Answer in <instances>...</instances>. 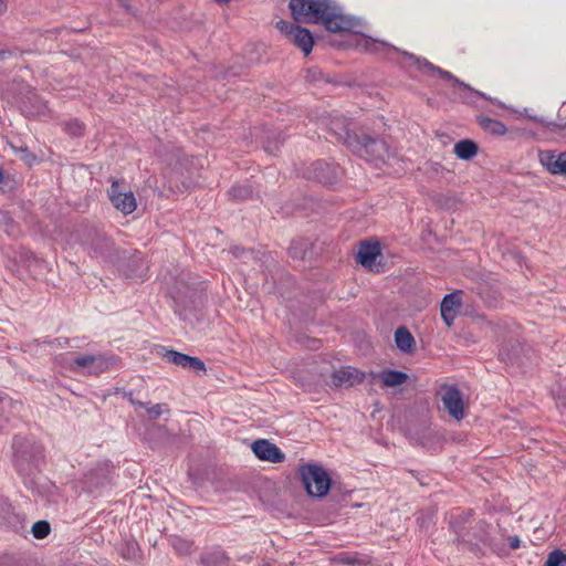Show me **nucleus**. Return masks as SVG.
Returning <instances> with one entry per match:
<instances>
[{"mask_svg": "<svg viewBox=\"0 0 566 566\" xmlns=\"http://www.w3.org/2000/svg\"><path fill=\"white\" fill-rule=\"evenodd\" d=\"M295 22L322 24L328 32H357L360 20L346 15L335 0H290Z\"/></svg>", "mask_w": 566, "mask_h": 566, "instance_id": "obj_1", "label": "nucleus"}, {"mask_svg": "<svg viewBox=\"0 0 566 566\" xmlns=\"http://www.w3.org/2000/svg\"><path fill=\"white\" fill-rule=\"evenodd\" d=\"M12 448L13 463L19 475L29 479L40 472L44 463V450L40 443L17 436Z\"/></svg>", "mask_w": 566, "mask_h": 566, "instance_id": "obj_2", "label": "nucleus"}, {"mask_svg": "<svg viewBox=\"0 0 566 566\" xmlns=\"http://www.w3.org/2000/svg\"><path fill=\"white\" fill-rule=\"evenodd\" d=\"M349 149L366 161L385 163L391 156L390 146L382 138L369 135H357L349 139Z\"/></svg>", "mask_w": 566, "mask_h": 566, "instance_id": "obj_3", "label": "nucleus"}, {"mask_svg": "<svg viewBox=\"0 0 566 566\" xmlns=\"http://www.w3.org/2000/svg\"><path fill=\"white\" fill-rule=\"evenodd\" d=\"M82 245L92 258L101 259L107 263L118 261L117 250L113 240L105 232L96 228L87 229Z\"/></svg>", "mask_w": 566, "mask_h": 566, "instance_id": "obj_4", "label": "nucleus"}, {"mask_svg": "<svg viewBox=\"0 0 566 566\" xmlns=\"http://www.w3.org/2000/svg\"><path fill=\"white\" fill-rule=\"evenodd\" d=\"M300 474L308 495L322 497L331 489V478L322 465L306 463L300 467Z\"/></svg>", "mask_w": 566, "mask_h": 566, "instance_id": "obj_5", "label": "nucleus"}, {"mask_svg": "<svg viewBox=\"0 0 566 566\" xmlns=\"http://www.w3.org/2000/svg\"><path fill=\"white\" fill-rule=\"evenodd\" d=\"M117 357L114 355H81L73 359L70 369L75 373L98 376L114 368L117 365Z\"/></svg>", "mask_w": 566, "mask_h": 566, "instance_id": "obj_6", "label": "nucleus"}, {"mask_svg": "<svg viewBox=\"0 0 566 566\" xmlns=\"http://www.w3.org/2000/svg\"><path fill=\"white\" fill-rule=\"evenodd\" d=\"M403 56L407 57L408 60H412L419 70H427V71H430V72H436L438 73L440 76H442L443 78L446 80H450L452 82H454L455 84H458L460 87L473 93L474 95L479 96V97H482L484 99H488L490 101L491 103L502 107V108H506L505 104L502 103L501 101L496 99V98H492L490 96H488L485 93L483 92H480L478 90H474L472 86H470L469 84L460 81L458 77H455L452 73H450L449 71H446V70H442L441 67L439 66H436L433 65L432 63H430L428 60L426 59H420V57H417L415 56L413 54L411 53H408V52H402Z\"/></svg>", "mask_w": 566, "mask_h": 566, "instance_id": "obj_7", "label": "nucleus"}, {"mask_svg": "<svg viewBox=\"0 0 566 566\" xmlns=\"http://www.w3.org/2000/svg\"><path fill=\"white\" fill-rule=\"evenodd\" d=\"M471 516L472 510H454L451 511L446 517L450 530L457 536L455 542L458 543L459 546H462V548L467 549H473V546H476V543H473V541L467 533V524L469 523Z\"/></svg>", "mask_w": 566, "mask_h": 566, "instance_id": "obj_8", "label": "nucleus"}, {"mask_svg": "<svg viewBox=\"0 0 566 566\" xmlns=\"http://www.w3.org/2000/svg\"><path fill=\"white\" fill-rule=\"evenodd\" d=\"M276 28L285 34L295 46L301 49L304 55H308L312 52L314 38L308 29L284 20L279 21Z\"/></svg>", "mask_w": 566, "mask_h": 566, "instance_id": "obj_9", "label": "nucleus"}, {"mask_svg": "<svg viewBox=\"0 0 566 566\" xmlns=\"http://www.w3.org/2000/svg\"><path fill=\"white\" fill-rule=\"evenodd\" d=\"M111 479V467L107 463H98L90 469L82 479V489L87 493H95L105 486Z\"/></svg>", "mask_w": 566, "mask_h": 566, "instance_id": "obj_10", "label": "nucleus"}, {"mask_svg": "<svg viewBox=\"0 0 566 566\" xmlns=\"http://www.w3.org/2000/svg\"><path fill=\"white\" fill-rule=\"evenodd\" d=\"M170 295L174 302L175 313L186 318L187 312H189L195 304L196 292L188 284L181 283L180 286L176 285L171 291Z\"/></svg>", "mask_w": 566, "mask_h": 566, "instance_id": "obj_11", "label": "nucleus"}, {"mask_svg": "<svg viewBox=\"0 0 566 566\" xmlns=\"http://www.w3.org/2000/svg\"><path fill=\"white\" fill-rule=\"evenodd\" d=\"M441 400L444 409L455 420L464 416V402L461 391L455 386H446L441 392Z\"/></svg>", "mask_w": 566, "mask_h": 566, "instance_id": "obj_12", "label": "nucleus"}, {"mask_svg": "<svg viewBox=\"0 0 566 566\" xmlns=\"http://www.w3.org/2000/svg\"><path fill=\"white\" fill-rule=\"evenodd\" d=\"M108 198L112 205L123 212L129 214L136 209V199L132 191H120L118 181H113L108 189Z\"/></svg>", "mask_w": 566, "mask_h": 566, "instance_id": "obj_13", "label": "nucleus"}, {"mask_svg": "<svg viewBox=\"0 0 566 566\" xmlns=\"http://www.w3.org/2000/svg\"><path fill=\"white\" fill-rule=\"evenodd\" d=\"M305 177L314 179L319 184L332 186L338 179V168L334 165L317 160L311 165Z\"/></svg>", "mask_w": 566, "mask_h": 566, "instance_id": "obj_14", "label": "nucleus"}, {"mask_svg": "<svg viewBox=\"0 0 566 566\" xmlns=\"http://www.w3.org/2000/svg\"><path fill=\"white\" fill-rule=\"evenodd\" d=\"M538 159L549 174L566 177V151L542 150Z\"/></svg>", "mask_w": 566, "mask_h": 566, "instance_id": "obj_15", "label": "nucleus"}, {"mask_svg": "<svg viewBox=\"0 0 566 566\" xmlns=\"http://www.w3.org/2000/svg\"><path fill=\"white\" fill-rule=\"evenodd\" d=\"M123 272L127 279L136 281H144L147 277L148 264L140 251L129 252Z\"/></svg>", "mask_w": 566, "mask_h": 566, "instance_id": "obj_16", "label": "nucleus"}, {"mask_svg": "<svg viewBox=\"0 0 566 566\" xmlns=\"http://www.w3.org/2000/svg\"><path fill=\"white\" fill-rule=\"evenodd\" d=\"M252 451L258 459L272 463H280L285 459V454L281 449L265 439L254 441Z\"/></svg>", "mask_w": 566, "mask_h": 566, "instance_id": "obj_17", "label": "nucleus"}, {"mask_svg": "<svg viewBox=\"0 0 566 566\" xmlns=\"http://www.w3.org/2000/svg\"><path fill=\"white\" fill-rule=\"evenodd\" d=\"M365 373L357 368L347 366L335 370L332 374V384L335 387H353L364 381Z\"/></svg>", "mask_w": 566, "mask_h": 566, "instance_id": "obj_18", "label": "nucleus"}, {"mask_svg": "<svg viewBox=\"0 0 566 566\" xmlns=\"http://www.w3.org/2000/svg\"><path fill=\"white\" fill-rule=\"evenodd\" d=\"M164 358L182 368L191 369L195 371H206L205 363L198 357H192L176 350H166Z\"/></svg>", "mask_w": 566, "mask_h": 566, "instance_id": "obj_19", "label": "nucleus"}, {"mask_svg": "<svg viewBox=\"0 0 566 566\" xmlns=\"http://www.w3.org/2000/svg\"><path fill=\"white\" fill-rule=\"evenodd\" d=\"M352 122L344 116H336L329 123L331 133L337 140L344 143L349 148V139L357 137L358 134L352 130Z\"/></svg>", "mask_w": 566, "mask_h": 566, "instance_id": "obj_20", "label": "nucleus"}, {"mask_svg": "<svg viewBox=\"0 0 566 566\" xmlns=\"http://www.w3.org/2000/svg\"><path fill=\"white\" fill-rule=\"evenodd\" d=\"M22 409V403L14 401L9 396L0 392V431L7 428V424Z\"/></svg>", "mask_w": 566, "mask_h": 566, "instance_id": "obj_21", "label": "nucleus"}, {"mask_svg": "<svg viewBox=\"0 0 566 566\" xmlns=\"http://www.w3.org/2000/svg\"><path fill=\"white\" fill-rule=\"evenodd\" d=\"M21 111L25 116H41L49 111L46 103L36 94L31 93L21 103Z\"/></svg>", "mask_w": 566, "mask_h": 566, "instance_id": "obj_22", "label": "nucleus"}, {"mask_svg": "<svg viewBox=\"0 0 566 566\" xmlns=\"http://www.w3.org/2000/svg\"><path fill=\"white\" fill-rule=\"evenodd\" d=\"M470 538L473 543H476V546H473V549H469L470 552L478 553L480 551V544L490 545L491 537L489 534V524L485 521H479L473 527L467 531Z\"/></svg>", "mask_w": 566, "mask_h": 566, "instance_id": "obj_23", "label": "nucleus"}, {"mask_svg": "<svg viewBox=\"0 0 566 566\" xmlns=\"http://www.w3.org/2000/svg\"><path fill=\"white\" fill-rule=\"evenodd\" d=\"M380 254L378 242H361L357 253V261L365 268H371L377 256Z\"/></svg>", "mask_w": 566, "mask_h": 566, "instance_id": "obj_24", "label": "nucleus"}, {"mask_svg": "<svg viewBox=\"0 0 566 566\" xmlns=\"http://www.w3.org/2000/svg\"><path fill=\"white\" fill-rule=\"evenodd\" d=\"M373 379L379 378L385 387H395L403 384L408 375L400 370L385 369L380 373H370Z\"/></svg>", "mask_w": 566, "mask_h": 566, "instance_id": "obj_25", "label": "nucleus"}, {"mask_svg": "<svg viewBox=\"0 0 566 566\" xmlns=\"http://www.w3.org/2000/svg\"><path fill=\"white\" fill-rule=\"evenodd\" d=\"M395 343L397 348L405 354L412 353L416 347V342L412 334L405 326H400L396 329Z\"/></svg>", "mask_w": 566, "mask_h": 566, "instance_id": "obj_26", "label": "nucleus"}, {"mask_svg": "<svg viewBox=\"0 0 566 566\" xmlns=\"http://www.w3.org/2000/svg\"><path fill=\"white\" fill-rule=\"evenodd\" d=\"M478 145L471 139H462L453 148L457 157L462 160H470L478 154Z\"/></svg>", "mask_w": 566, "mask_h": 566, "instance_id": "obj_27", "label": "nucleus"}, {"mask_svg": "<svg viewBox=\"0 0 566 566\" xmlns=\"http://www.w3.org/2000/svg\"><path fill=\"white\" fill-rule=\"evenodd\" d=\"M476 120L485 132L492 135L503 136L507 132L506 126L497 119L481 115L476 117Z\"/></svg>", "mask_w": 566, "mask_h": 566, "instance_id": "obj_28", "label": "nucleus"}, {"mask_svg": "<svg viewBox=\"0 0 566 566\" xmlns=\"http://www.w3.org/2000/svg\"><path fill=\"white\" fill-rule=\"evenodd\" d=\"M310 242L306 239L292 241L289 248V255L295 261H305L310 253Z\"/></svg>", "mask_w": 566, "mask_h": 566, "instance_id": "obj_29", "label": "nucleus"}, {"mask_svg": "<svg viewBox=\"0 0 566 566\" xmlns=\"http://www.w3.org/2000/svg\"><path fill=\"white\" fill-rule=\"evenodd\" d=\"M228 555L221 549L208 552L201 556V563L205 566H228Z\"/></svg>", "mask_w": 566, "mask_h": 566, "instance_id": "obj_30", "label": "nucleus"}, {"mask_svg": "<svg viewBox=\"0 0 566 566\" xmlns=\"http://www.w3.org/2000/svg\"><path fill=\"white\" fill-rule=\"evenodd\" d=\"M119 554L126 560H138L142 557L140 547L135 539L125 541L119 548Z\"/></svg>", "mask_w": 566, "mask_h": 566, "instance_id": "obj_31", "label": "nucleus"}, {"mask_svg": "<svg viewBox=\"0 0 566 566\" xmlns=\"http://www.w3.org/2000/svg\"><path fill=\"white\" fill-rule=\"evenodd\" d=\"M363 42H364V44H363L364 49L368 52H378L379 50H388V51L398 52L397 48H395L384 41L374 40L371 38H365L363 40Z\"/></svg>", "mask_w": 566, "mask_h": 566, "instance_id": "obj_32", "label": "nucleus"}, {"mask_svg": "<svg viewBox=\"0 0 566 566\" xmlns=\"http://www.w3.org/2000/svg\"><path fill=\"white\" fill-rule=\"evenodd\" d=\"M461 294H462L461 291H455V292L446 294L441 302V306H443L448 310L458 312V310L462 305Z\"/></svg>", "mask_w": 566, "mask_h": 566, "instance_id": "obj_33", "label": "nucleus"}, {"mask_svg": "<svg viewBox=\"0 0 566 566\" xmlns=\"http://www.w3.org/2000/svg\"><path fill=\"white\" fill-rule=\"evenodd\" d=\"M252 192L249 185H235L229 190V196L234 200H245L252 196Z\"/></svg>", "mask_w": 566, "mask_h": 566, "instance_id": "obj_34", "label": "nucleus"}, {"mask_svg": "<svg viewBox=\"0 0 566 566\" xmlns=\"http://www.w3.org/2000/svg\"><path fill=\"white\" fill-rule=\"evenodd\" d=\"M171 545L179 555L186 556L191 553L192 543L188 539L174 537L171 539Z\"/></svg>", "mask_w": 566, "mask_h": 566, "instance_id": "obj_35", "label": "nucleus"}, {"mask_svg": "<svg viewBox=\"0 0 566 566\" xmlns=\"http://www.w3.org/2000/svg\"><path fill=\"white\" fill-rule=\"evenodd\" d=\"M545 566H566V554L558 548L552 551L547 556Z\"/></svg>", "mask_w": 566, "mask_h": 566, "instance_id": "obj_36", "label": "nucleus"}, {"mask_svg": "<svg viewBox=\"0 0 566 566\" xmlns=\"http://www.w3.org/2000/svg\"><path fill=\"white\" fill-rule=\"evenodd\" d=\"M51 527L46 521H38L32 526V534L35 538H44L50 534Z\"/></svg>", "mask_w": 566, "mask_h": 566, "instance_id": "obj_37", "label": "nucleus"}, {"mask_svg": "<svg viewBox=\"0 0 566 566\" xmlns=\"http://www.w3.org/2000/svg\"><path fill=\"white\" fill-rule=\"evenodd\" d=\"M64 130L71 136L78 137L84 133V125L77 119H72L64 123Z\"/></svg>", "mask_w": 566, "mask_h": 566, "instance_id": "obj_38", "label": "nucleus"}, {"mask_svg": "<svg viewBox=\"0 0 566 566\" xmlns=\"http://www.w3.org/2000/svg\"><path fill=\"white\" fill-rule=\"evenodd\" d=\"M146 411L150 419H157L161 415L167 412L168 408H167V405H165V403H156L153 406H149V403H147Z\"/></svg>", "mask_w": 566, "mask_h": 566, "instance_id": "obj_39", "label": "nucleus"}, {"mask_svg": "<svg viewBox=\"0 0 566 566\" xmlns=\"http://www.w3.org/2000/svg\"><path fill=\"white\" fill-rule=\"evenodd\" d=\"M337 560L340 564L348 565V566H356L359 563V558L357 556L350 555L348 553H339L337 555Z\"/></svg>", "mask_w": 566, "mask_h": 566, "instance_id": "obj_40", "label": "nucleus"}, {"mask_svg": "<svg viewBox=\"0 0 566 566\" xmlns=\"http://www.w3.org/2000/svg\"><path fill=\"white\" fill-rule=\"evenodd\" d=\"M230 253L238 259H247L252 256L253 251L235 245L230 249Z\"/></svg>", "mask_w": 566, "mask_h": 566, "instance_id": "obj_41", "label": "nucleus"}, {"mask_svg": "<svg viewBox=\"0 0 566 566\" xmlns=\"http://www.w3.org/2000/svg\"><path fill=\"white\" fill-rule=\"evenodd\" d=\"M440 312H441V317L443 319V322L448 325V326H451L454 322V318L457 316V311H452V310H448L443 306H440Z\"/></svg>", "mask_w": 566, "mask_h": 566, "instance_id": "obj_42", "label": "nucleus"}, {"mask_svg": "<svg viewBox=\"0 0 566 566\" xmlns=\"http://www.w3.org/2000/svg\"><path fill=\"white\" fill-rule=\"evenodd\" d=\"M524 112H525V115H526L530 119H532V120H534V122H536V123H539V124L545 125V126H551V125H553V123H548V122H546V120H545L544 118H542V117H538V116L533 115V114H528L526 108L524 109Z\"/></svg>", "mask_w": 566, "mask_h": 566, "instance_id": "obj_43", "label": "nucleus"}, {"mask_svg": "<svg viewBox=\"0 0 566 566\" xmlns=\"http://www.w3.org/2000/svg\"><path fill=\"white\" fill-rule=\"evenodd\" d=\"M509 545L512 549H517L521 546V539L518 536H511L509 537Z\"/></svg>", "mask_w": 566, "mask_h": 566, "instance_id": "obj_44", "label": "nucleus"}, {"mask_svg": "<svg viewBox=\"0 0 566 566\" xmlns=\"http://www.w3.org/2000/svg\"><path fill=\"white\" fill-rule=\"evenodd\" d=\"M321 75V72L317 70V69H310L307 70V76L306 78H311L313 81L317 80L318 76Z\"/></svg>", "mask_w": 566, "mask_h": 566, "instance_id": "obj_45", "label": "nucleus"}, {"mask_svg": "<svg viewBox=\"0 0 566 566\" xmlns=\"http://www.w3.org/2000/svg\"><path fill=\"white\" fill-rule=\"evenodd\" d=\"M132 405H134L136 408H145L147 407V403L143 402V401H139V400H135L133 398H129Z\"/></svg>", "mask_w": 566, "mask_h": 566, "instance_id": "obj_46", "label": "nucleus"}, {"mask_svg": "<svg viewBox=\"0 0 566 566\" xmlns=\"http://www.w3.org/2000/svg\"><path fill=\"white\" fill-rule=\"evenodd\" d=\"M7 0H0V14H3L7 11Z\"/></svg>", "mask_w": 566, "mask_h": 566, "instance_id": "obj_47", "label": "nucleus"}, {"mask_svg": "<svg viewBox=\"0 0 566 566\" xmlns=\"http://www.w3.org/2000/svg\"><path fill=\"white\" fill-rule=\"evenodd\" d=\"M9 55H11L10 51L0 50V62L3 61Z\"/></svg>", "mask_w": 566, "mask_h": 566, "instance_id": "obj_48", "label": "nucleus"}, {"mask_svg": "<svg viewBox=\"0 0 566 566\" xmlns=\"http://www.w3.org/2000/svg\"><path fill=\"white\" fill-rule=\"evenodd\" d=\"M56 342H59V345L60 346H64L65 344L69 343V339L67 338H64L63 342H61V339H56Z\"/></svg>", "mask_w": 566, "mask_h": 566, "instance_id": "obj_49", "label": "nucleus"}, {"mask_svg": "<svg viewBox=\"0 0 566 566\" xmlns=\"http://www.w3.org/2000/svg\"><path fill=\"white\" fill-rule=\"evenodd\" d=\"M217 3L219 4H227L229 3L231 0H214Z\"/></svg>", "mask_w": 566, "mask_h": 566, "instance_id": "obj_50", "label": "nucleus"}, {"mask_svg": "<svg viewBox=\"0 0 566 566\" xmlns=\"http://www.w3.org/2000/svg\"><path fill=\"white\" fill-rule=\"evenodd\" d=\"M2 180H3V172H2V170L0 169V184L2 182Z\"/></svg>", "mask_w": 566, "mask_h": 566, "instance_id": "obj_51", "label": "nucleus"}, {"mask_svg": "<svg viewBox=\"0 0 566 566\" xmlns=\"http://www.w3.org/2000/svg\"><path fill=\"white\" fill-rule=\"evenodd\" d=\"M464 102L468 103V104H473V101H471L469 98H465Z\"/></svg>", "mask_w": 566, "mask_h": 566, "instance_id": "obj_52", "label": "nucleus"}, {"mask_svg": "<svg viewBox=\"0 0 566 566\" xmlns=\"http://www.w3.org/2000/svg\"><path fill=\"white\" fill-rule=\"evenodd\" d=\"M563 127H566V124Z\"/></svg>", "mask_w": 566, "mask_h": 566, "instance_id": "obj_53", "label": "nucleus"}]
</instances>
